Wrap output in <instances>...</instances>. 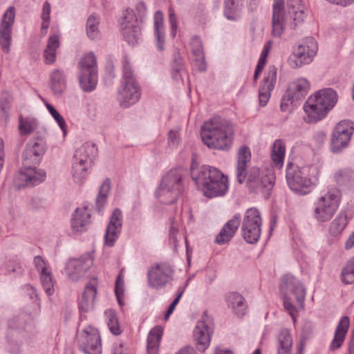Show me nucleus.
Returning a JSON list of instances; mask_svg holds the SVG:
<instances>
[{
    "label": "nucleus",
    "mask_w": 354,
    "mask_h": 354,
    "mask_svg": "<svg viewBox=\"0 0 354 354\" xmlns=\"http://www.w3.org/2000/svg\"><path fill=\"white\" fill-rule=\"evenodd\" d=\"M42 102L44 103L46 109H48L50 114L53 116L55 120L57 122L59 127L63 131L64 134L66 132V124L64 118L59 113V112L44 98H41Z\"/></svg>",
    "instance_id": "50"
},
{
    "label": "nucleus",
    "mask_w": 354,
    "mask_h": 354,
    "mask_svg": "<svg viewBox=\"0 0 354 354\" xmlns=\"http://www.w3.org/2000/svg\"><path fill=\"white\" fill-rule=\"evenodd\" d=\"M334 180L339 185H344L348 183L354 178V173L348 168H344L337 170L334 174Z\"/></svg>",
    "instance_id": "47"
},
{
    "label": "nucleus",
    "mask_w": 354,
    "mask_h": 354,
    "mask_svg": "<svg viewBox=\"0 0 354 354\" xmlns=\"http://www.w3.org/2000/svg\"><path fill=\"white\" fill-rule=\"evenodd\" d=\"M169 142L173 145H177L178 143V134L175 131H170L168 136Z\"/></svg>",
    "instance_id": "61"
},
{
    "label": "nucleus",
    "mask_w": 354,
    "mask_h": 354,
    "mask_svg": "<svg viewBox=\"0 0 354 354\" xmlns=\"http://www.w3.org/2000/svg\"><path fill=\"white\" fill-rule=\"evenodd\" d=\"M317 100L310 95L303 106L305 115L304 120L307 123H316L324 119L328 111L319 104Z\"/></svg>",
    "instance_id": "23"
},
{
    "label": "nucleus",
    "mask_w": 354,
    "mask_h": 354,
    "mask_svg": "<svg viewBox=\"0 0 354 354\" xmlns=\"http://www.w3.org/2000/svg\"><path fill=\"white\" fill-rule=\"evenodd\" d=\"M97 153L95 145L86 142L75 152L72 176L75 183L82 185L88 175L93 158Z\"/></svg>",
    "instance_id": "6"
},
{
    "label": "nucleus",
    "mask_w": 354,
    "mask_h": 354,
    "mask_svg": "<svg viewBox=\"0 0 354 354\" xmlns=\"http://www.w3.org/2000/svg\"><path fill=\"white\" fill-rule=\"evenodd\" d=\"M269 50H270L269 46L268 45H265L263 50L261 53L260 57L259 59L257 65L255 68V71H254V81H256L258 79V77L261 75V73L266 65Z\"/></svg>",
    "instance_id": "54"
},
{
    "label": "nucleus",
    "mask_w": 354,
    "mask_h": 354,
    "mask_svg": "<svg viewBox=\"0 0 354 354\" xmlns=\"http://www.w3.org/2000/svg\"><path fill=\"white\" fill-rule=\"evenodd\" d=\"M341 201V192L336 187H330L314 203V218L320 223L330 221L336 213Z\"/></svg>",
    "instance_id": "7"
},
{
    "label": "nucleus",
    "mask_w": 354,
    "mask_h": 354,
    "mask_svg": "<svg viewBox=\"0 0 354 354\" xmlns=\"http://www.w3.org/2000/svg\"><path fill=\"white\" fill-rule=\"evenodd\" d=\"M34 263L40 274L47 271L46 262L41 256H36L34 258Z\"/></svg>",
    "instance_id": "59"
},
{
    "label": "nucleus",
    "mask_w": 354,
    "mask_h": 354,
    "mask_svg": "<svg viewBox=\"0 0 354 354\" xmlns=\"http://www.w3.org/2000/svg\"><path fill=\"white\" fill-rule=\"evenodd\" d=\"M136 12L127 9L121 22L122 35L129 44H135L141 36V25L147 13V6L143 1L136 5Z\"/></svg>",
    "instance_id": "4"
},
{
    "label": "nucleus",
    "mask_w": 354,
    "mask_h": 354,
    "mask_svg": "<svg viewBox=\"0 0 354 354\" xmlns=\"http://www.w3.org/2000/svg\"><path fill=\"white\" fill-rule=\"evenodd\" d=\"M313 167H303L288 162L286 166V178L290 189L294 192L305 195L310 192L312 181L308 173Z\"/></svg>",
    "instance_id": "8"
},
{
    "label": "nucleus",
    "mask_w": 354,
    "mask_h": 354,
    "mask_svg": "<svg viewBox=\"0 0 354 354\" xmlns=\"http://www.w3.org/2000/svg\"><path fill=\"white\" fill-rule=\"evenodd\" d=\"M184 71V65L183 59L180 56L174 58L171 64V77L172 78L178 82L182 80L181 73Z\"/></svg>",
    "instance_id": "51"
},
{
    "label": "nucleus",
    "mask_w": 354,
    "mask_h": 354,
    "mask_svg": "<svg viewBox=\"0 0 354 354\" xmlns=\"http://www.w3.org/2000/svg\"><path fill=\"white\" fill-rule=\"evenodd\" d=\"M289 14L293 21V28L301 24L307 16L306 7L303 0H286Z\"/></svg>",
    "instance_id": "29"
},
{
    "label": "nucleus",
    "mask_w": 354,
    "mask_h": 354,
    "mask_svg": "<svg viewBox=\"0 0 354 354\" xmlns=\"http://www.w3.org/2000/svg\"><path fill=\"white\" fill-rule=\"evenodd\" d=\"M286 154V146L284 142L281 139L276 140L272 147L271 159L274 165L281 169L283 165Z\"/></svg>",
    "instance_id": "41"
},
{
    "label": "nucleus",
    "mask_w": 354,
    "mask_h": 354,
    "mask_svg": "<svg viewBox=\"0 0 354 354\" xmlns=\"http://www.w3.org/2000/svg\"><path fill=\"white\" fill-rule=\"evenodd\" d=\"M40 279L46 293L50 296L54 293V284L51 273L48 271L40 274Z\"/></svg>",
    "instance_id": "52"
},
{
    "label": "nucleus",
    "mask_w": 354,
    "mask_h": 354,
    "mask_svg": "<svg viewBox=\"0 0 354 354\" xmlns=\"http://www.w3.org/2000/svg\"><path fill=\"white\" fill-rule=\"evenodd\" d=\"M77 343L80 350L87 354L102 353L101 338L97 329L86 326L77 332Z\"/></svg>",
    "instance_id": "12"
},
{
    "label": "nucleus",
    "mask_w": 354,
    "mask_h": 354,
    "mask_svg": "<svg viewBox=\"0 0 354 354\" xmlns=\"http://www.w3.org/2000/svg\"><path fill=\"white\" fill-rule=\"evenodd\" d=\"M99 25V17L95 15H91L88 17L86 23V33L90 39L94 40L100 37V32Z\"/></svg>",
    "instance_id": "43"
},
{
    "label": "nucleus",
    "mask_w": 354,
    "mask_h": 354,
    "mask_svg": "<svg viewBox=\"0 0 354 354\" xmlns=\"http://www.w3.org/2000/svg\"><path fill=\"white\" fill-rule=\"evenodd\" d=\"M111 354H127L124 352L123 344L120 342L115 343L113 346Z\"/></svg>",
    "instance_id": "60"
},
{
    "label": "nucleus",
    "mask_w": 354,
    "mask_h": 354,
    "mask_svg": "<svg viewBox=\"0 0 354 354\" xmlns=\"http://www.w3.org/2000/svg\"><path fill=\"white\" fill-rule=\"evenodd\" d=\"M353 218L352 213L341 212L330 223L329 233L336 236L340 234L346 227L349 221Z\"/></svg>",
    "instance_id": "40"
},
{
    "label": "nucleus",
    "mask_w": 354,
    "mask_h": 354,
    "mask_svg": "<svg viewBox=\"0 0 354 354\" xmlns=\"http://www.w3.org/2000/svg\"><path fill=\"white\" fill-rule=\"evenodd\" d=\"M176 354H196V352L193 347L185 346Z\"/></svg>",
    "instance_id": "63"
},
{
    "label": "nucleus",
    "mask_w": 354,
    "mask_h": 354,
    "mask_svg": "<svg viewBox=\"0 0 354 354\" xmlns=\"http://www.w3.org/2000/svg\"><path fill=\"white\" fill-rule=\"evenodd\" d=\"M110 188V180L109 179H106L101 185L98 195L96 198L95 202L97 211L100 212L106 203V198L109 193Z\"/></svg>",
    "instance_id": "45"
},
{
    "label": "nucleus",
    "mask_w": 354,
    "mask_h": 354,
    "mask_svg": "<svg viewBox=\"0 0 354 354\" xmlns=\"http://www.w3.org/2000/svg\"><path fill=\"white\" fill-rule=\"evenodd\" d=\"M245 180L251 192L261 193L268 198L274 186L275 176L271 170L261 171L258 167H252L246 173Z\"/></svg>",
    "instance_id": "9"
},
{
    "label": "nucleus",
    "mask_w": 354,
    "mask_h": 354,
    "mask_svg": "<svg viewBox=\"0 0 354 354\" xmlns=\"http://www.w3.org/2000/svg\"><path fill=\"white\" fill-rule=\"evenodd\" d=\"M90 217L91 213L87 207H77L71 221L73 230L77 232L86 230L90 223Z\"/></svg>",
    "instance_id": "30"
},
{
    "label": "nucleus",
    "mask_w": 354,
    "mask_h": 354,
    "mask_svg": "<svg viewBox=\"0 0 354 354\" xmlns=\"http://www.w3.org/2000/svg\"><path fill=\"white\" fill-rule=\"evenodd\" d=\"M312 96L315 98L319 105L326 107L328 112L337 102V95L335 90L330 88L321 89L315 92Z\"/></svg>",
    "instance_id": "32"
},
{
    "label": "nucleus",
    "mask_w": 354,
    "mask_h": 354,
    "mask_svg": "<svg viewBox=\"0 0 354 354\" xmlns=\"http://www.w3.org/2000/svg\"><path fill=\"white\" fill-rule=\"evenodd\" d=\"M354 131V123L350 120H342L334 128L330 141L333 153H339L346 147Z\"/></svg>",
    "instance_id": "15"
},
{
    "label": "nucleus",
    "mask_w": 354,
    "mask_h": 354,
    "mask_svg": "<svg viewBox=\"0 0 354 354\" xmlns=\"http://www.w3.org/2000/svg\"><path fill=\"white\" fill-rule=\"evenodd\" d=\"M262 220L256 208L247 209L242 221L241 233L244 240L249 243H257L261 233Z\"/></svg>",
    "instance_id": "11"
},
{
    "label": "nucleus",
    "mask_w": 354,
    "mask_h": 354,
    "mask_svg": "<svg viewBox=\"0 0 354 354\" xmlns=\"http://www.w3.org/2000/svg\"><path fill=\"white\" fill-rule=\"evenodd\" d=\"M250 159L251 153L249 147L242 146L237 154L236 179L239 184H243L245 181L246 169Z\"/></svg>",
    "instance_id": "28"
},
{
    "label": "nucleus",
    "mask_w": 354,
    "mask_h": 354,
    "mask_svg": "<svg viewBox=\"0 0 354 354\" xmlns=\"http://www.w3.org/2000/svg\"><path fill=\"white\" fill-rule=\"evenodd\" d=\"M349 324L348 317L344 316L341 318L336 327L333 339L330 345L331 350H335L341 347L348 332Z\"/></svg>",
    "instance_id": "35"
},
{
    "label": "nucleus",
    "mask_w": 354,
    "mask_h": 354,
    "mask_svg": "<svg viewBox=\"0 0 354 354\" xmlns=\"http://www.w3.org/2000/svg\"><path fill=\"white\" fill-rule=\"evenodd\" d=\"M280 288L282 291H286L283 296V306L295 322L298 312L297 308L303 307L306 290L298 279L289 274L282 277Z\"/></svg>",
    "instance_id": "3"
},
{
    "label": "nucleus",
    "mask_w": 354,
    "mask_h": 354,
    "mask_svg": "<svg viewBox=\"0 0 354 354\" xmlns=\"http://www.w3.org/2000/svg\"><path fill=\"white\" fill-rule=\"evenodd\" d=\"M292 339L289 331L282 330L278 336L277 354H290Z\"/></svg>",
    "instance_id": "42"
},
{
    "label": "nucleus",
    "mask_w": 354,
    "mask_h": 354,
    "mask_svg": "<svg viewBox=\"0 0 354 354\" xmlns=\"http://www.w3.org/2000/svg\"><path fill=\"white\" fill-rule=\"evenodd\" d=\"M50 86L54 95L60 96L66 88V78L64 71L53 70L50 75Z\"/></svg>",
    "instance_id": "36"
},
{
    "label": "nucleus",
    "mask_w": 354,
    "mask_h": 354,
    "mask_svg": "<svg viewBox=\"0 0 354 354\" xmlns=\"http://www.w3.org/2000/svg\"><path fill=\"white\" fill-rule=\"evenodd\" d=\"M191 177L198 189L203 192L213 179L218 177V170L216 167L209 165L198 167L195 162H192L191 167Z\"/></svg>",
    "instance_id": "18"
},
{
    "label": "nucleus",
    "mask_w": 354,
    "mask_h": 354,
    "mask_svg": "<svg viewBox=\"0 0 354 354\" xmlns=\"http://www.w3.org/2000/svg\"><path fill=\"white\" fill-rule=\"evenodd\" d=\"M15 17V8L9 7L3 15L0 24V46L2 50L8 53L12 43V31Z\"/></svg>",
    "instance_id": "20"
},
{
    "label": "nucleus",
    "mask_w": 354,
    "mask_h": 354,
    "mask_svg": "<svg viewBox=\"0 0 354 354\" xmlns=\"http://www.w3.org/2000/svg\"><path fill=\"white\" fill-rule=\"evenodd\" d=\"M212 321L206 312H204L193 332V336L198 348L205 351L210 343V336L212 333Z\"/></svg>",
    "instance_id": "19"
},
{
    "label": "nucleus",
    "mask_w": 354,
    "mask_h": 354,
    "mask_svg": "<svg viewBox=\"0 0 354 354\" xmlns=\"http://www.w3.org/2000/svg\"><path fill=\"white\" fill-rule=\"evenodd\" d=\"M106 323L110 331L115 335H120L122 332L119 326L118 319L115 311L109 309L104 312Z\"/></svg>",
    "instance_id": "46"
},
{
    "label": "nucleus",
    "mask_w": 354,
    "mask_h": 354,
    "mask_svg": "<svg viewBox=\"0 0 354 354\" xmlns=\"http://www.w3.org/2000/svg\"><path fill=\"white\" fill-rule=\"evenodd\" d=\"M93 265L92 255L85 254L79 258L69 259L66 263L64 271L71 280L77 281L85 275Z\"/></svg>",
    "instance_id": "16"
},
{
    "label": "nucleus",
    "mask_w": 354,
    "mask_h": 354,
    "mask_svg": "<svg viewBox=\"0 0 354 354\" xmlns=\"http://www.w3.org/2000/svg\"><path fill=\"white\" fill-rule=\"evenodd\" d=\"M277 68L270 66L259 88V100L261 106H264L268 102L271 91L277 81Z\"/></svg>",
    "instance_id": "22"
},
{
    "label": "nucleus",
    "mask_w": 354,
    "mask_h": 354,
    "mask_svg": "<svg viewBox=\"0 0 354 354\" xmlns=\"http://www.w3.org/2000/svg\"><path fill=\"white\" fill-rule=\"evenodd\" d=\"M310 82L304 77H300L290 83L289 86L283 96L281 102V109L287 111L290 104L303 99L310 91Z\"/></svg>",
    "instance_id": "14"
},
{
    "label": "nucleus",
    "mask_w": 354,
    "mask_h": 354,
    "mask_svg": "<svg viewBox=\"0 0 354 354\" xmlns=\"http://www.w3.org/2000/svg\"><path fill=\"white\" fill-rule=\"evenodd\" d=\"M228 189V178L220 171L218 177L213 179L207 187H205L202 192L205 196L213 198L224 196L227 192Z\"/></svg>",
    "instance_id": "25"
},
{
    "label": "nucleus",
    "mask_w": 354,
    "mask_h": 354,
    "mask_svg": "<svg viewBox=\"0 0 354 354\" xmlns=\"http://www.w3.org/2000/svg\"><path fill=\"white\" fill-rule=\"evenodd\" d=\"M137 83L136 75L133 71L130 63L125 58L123 60V74L122 84Z\"/></svg>",
    "instance_id": "53"
},
{
    "label": "nucleus",
    "mask_w": 354,
    "mask_h": 354,
    "mask_svg": "<svg viewBox=\"0 0 354 354\" xmlns=\"http://www.w3.org/2000/svg\"><path fill=\"white\" fill-rule=\"evenodd\" d=\"M201 138L209 149L228 151L234 139V127L227 120L212 118L201 127Z\"/></svg>",
    "instance_id": "2"
},
{
    "label": "nucleus",
    "mask_w": 354,
    "mask_h": 354,
    "mask_svg": "<svg viewBox=\"0 0 354 354\" xmlns=\"http://www.w3.org/2000/svg\"><path fill=\"white\" fill-rule=\"evenodd\" d=\"M240 214H235L222 227L219 234L216 236L215 241L220 245L227 243L235 234L240 225Z\"/></svg>",
    "instance_id": "27"
},
{
    "label": "nucleus",
    "mask_w": 354,
    "mask_h": 354,
    "mask_svg": "<svg viewBox=\"0 0 354 354\" xmlns=\"http://www.w3.org/2000/svg\"><path fill=\"white\" fill-rule=\"evenodd\" d=\"M340 279L346 285L354 283V256L343 267L340 274Z\"/></svg>",
    "instance_id": "44"
},
{
    "label": "nucleus",
    "mask_w": 354,
    "mask_h": 354,
    "mask_svg": "<svg viewBox=\"0 0 354 354\" xmlns=\"http://www.w3.org/2000/svg\"><path fill=\"white\" fill-rule=\"evenodd\" d=\"M173 270L168 264L160 263L148 271V285L151 288L160 289L171 280Z\"/></svg>",
    "instance_id": "17"
},
{
    "label": "nucleus",
    "mask_w": 354,
    "mask_h": 354,
    "mask_svg": "<svg viewBox=\"0 0 354 354\" xmlns=\"http://www.w3.org/2000/svg\"><path fill=\"white\" fill-rule=\"evenodd\" d=\"M183 173L181 169H171L163 176L156 191V197L160 203L171 204L181 194L183 189Z\"/></svg>",
    "instance_id": "5"
},
{
    "label": "nucleus",
    "mask_w": 354,
    "mask_h": 354,
    "mask_svg": "<svg viewBox=\"0 0 354 354\" xmlns=\"http://www.w3.org/2000/svg\"><path fill=\"white\" fill-rule=\"evenodd\" d=\"M59 37L52 35L48 39L46 47L44 51L43 57L46 64H53L56 60V51L59 47Z\"/></svg>",
    "instance_id": "39"
},
{
    "label": "nucleus",
    "mask_w": 354,
    "mask_h": 354,
    "mask_svg": "<svg viewBox=\"0 0 354 354\" xmlns=\"http://www.w3.org/2000/svg\"><path fill=\"white\" fill-rule=\"evenodd\" d=\"M328 2L339 5L342 6H347L354 2V0H327Z\"/></svg>",
    "instance_id": "62"
},
{
    "label": "nucleus",
    "mask_w": 354,
    "mask_h": 354,
    "mask_svg": "<svg viewBox=\"0 0 354 354\" xmlns=\"http://www.w3.org/2000/svg\"><path fill=\"white\" fill-rule=\"evenodd\" d=\"M227 306L239 317L245 314L247 304L244 297L237 292H230L225 297Z\"/></svg>",
    "instance_id": "33"
},
{
    "label": "nucleus",
    "mask_w": 354,
    "mask_h": 354,
    "mask_svg": "<svg viewBox=\"0 0 354 354\" xmlns=\"http://www.w3.org/2000/svg\"><path fill=\"white\" fill-rule=\"evenodd\" d=\"M115 293L120 302V297L124 293V279L121 273L118 274L115 281Z\"/></svg>",
    "instance_id": "58"
},
{
    "label": "nucleus",
    "mask_w": 354,
    "mask_h": 354,
    "mask_svg": "<svg viewBox=\"0 0 354 354\" xmlns=\"http://www.w3.org/2000/svg\"><path fill=\"white\" fill-rule=\"evenodd\" d=\"M50 3L48 1H45L42 6V12L41 15L42 22L40 33L41 36H44L47 33V30L50 25Z\"/></svg>",
    "instance_id": "49"
},
{
    "label": "nucleus",
    "mask_w": 354,
    "mask_h": 354,
    "mask_svg": "<svg viewBox=\"0 0 354 354\" xmlns=\"http://www.w3.org/2000/svg\"><path fill=\"white\" fill-rule=\"evenodd\" d=\"M46 151V142L41 138L30 140L23 153V168L19 171L15 182L19 188L32 187L43 182L46 178V172L42 169H36L31 165L39 162Z\"/></svg>",
    "instance_id": "1"
},
{
    "label": "nucleus",
    "mask_w": 354,
    "mask_h": 354,
    "mask_svg": "<svg viewBox=\"0 0 354 354\" xmlns=\"http://www.w3.org/2000/svg\"><path fill=\"white\" fill-rule=\"evenodd\" d=\"M153 30L156 46L160 51H162L165 49V33L163 13L160 10L156 11L153 16Z\"/></svg>",
    "instance_id": "34"
},
{
    "label": "nucleus",
    "mask_w": 354,
    "mask_h": 354,
    "mask_svg": "<svg viewBox=\"0 0 354 354\" xmlns=\"http://www.w3.org/2000/svg\"><path fill=\"white\" fill-rule=\"evenodd\" d=\"M192 54L197 58H203L204 56L202 41L198 37L194 36L190 41Z\"/></svg>",
    "instance_id": "56"
},
{
    "label": "nucleus",
    "mask_w": 354,
    "mask_h": 354,
    "mask_svg": "<svg viewBox=\"0 0 354 354\" xmlns=\"http://www.w3.org/2000/svg\"><path fill=\"white\" fill-rule=\"evenodd\" d=\"M162 335V328L160 326H156L149 331L147 339V354L158 353Z\"/></svg>",
    "instance_id": "37"
},
{
    "label": "nucleus",
    "mask_w": 354,
    "mask_h": 354,
    "mask_svg": "<svg viewBox=\"0 0 354 354\" xmlns=\"http://www.w3.org/2000/svg\"><path fill=\"white\" fill-rule=\"evenodd\" d=\"M140 97V90L137 83L122 84L118 91V100L123 107L136 103Z\"/></svg>",
    "instance_id": "24"
},
{
    "label": "nucleus",
    "mask_w": 354,
    "mask_h": 354,
    "mask_svg": "<svg viewBox=\"0 0 354 354\" xmlns=\"http://www.w3.org/2000/svg\"><path fill=\"white\" fill-rule=\"evenodd\" d=\"M317 44L314 38L308 37L301 41L288 59L289 65L292 68H299L312 62L317 54Z\"/></svg>",
    "instance_id": "13"
},
{
    "label": "nucleus",
    "mask_w": 354,
    "mask_h": 354,
    "mask_svg": "<svg viewBox=\"0 0 354 354\" xmlns=\"http://www.w3.org/2000/svg\"><path fill=\"white\" fill-rule=\"evenodd\" d=\"M271 26L272 36L275 37H281L286 28L285 0H274Z\"/></svg>",
    "instance_id": "21"
},
{
    "label": "nucleus",
    "mask_w": 354,
    "mask_h": 354,
    "mask_svg": "<svg viewBox=\"0 0 354 354\" xmlns=\"http://www.w3.org/2000/svg\"><path fill=\"white\" fill-rule=\"evenodd\" d=\"M243 6V0H225L224 15L232 21H236L241 17Z\"/></svg>",
    "instance_id": "38"
},
{
    "label": "nucleus",
    "mask_w": 354,
    "mask_h": 354,
    "mask_svg": "<svg viewBox=\"0 0 354 354\" xmlns=\"http://www.w3.org/2000/svg\"><path fill=\"white\" fill-rule=\"evenodd\" d=\"M122 214L119 209H115L111 217L110 222L106 227L104 236L105 243L109 246H113L118 239L122 228Z\"/></svg>",
    "instance_id": "26"
},
{
    "label": "nucleus",
    "mask_w": 354,
    "mask_h": 354,
    "mask_svg": "<svg viewBox=\"0 0 354 354\" xmlns=\"http://www.w3.org/2000/svg\"><path fill=\"white\" fill-rule=\"evenodd\" d=\"M189 280H187L186 283H185L183 287H179L178 289V295L174 299V301L171 302V304L169 305L165 315V319L167 320L170 315L173 313L174 311L177 304H178L187 286L188 285Z\"/></svg>",
    "instance_id": "55"
},
{
    "label": "nucleus",
    "mask_w": 354,
    "mask_h": 354,
    "mask_svg": "<svg viewBox=\"0 0 354 354\" xmlns=\"http://www.w3.org/2000/svg\"><path fill=\"white\" fill-rule=\"evenodd\" d=\"M37 122L34 118L19 117V129L21 135L31 133L37 127Z\"/></svg>",
    "instance_id": "48"
},
{
    "label": "nucleus",
    "mask_w": 354,
    "mask_h": 354,
    "mask_svg": "<svg viewBox=\"0 0 354 354\" xmlns=\"http://www.w3.org/2000/svg\"><path fill=\"white\" fill-rule=\"evenodd\" d=\"M354 246V231L353 233L350 235L348 239L345 243V248L346 249H351Z\"/></svg>",
    "instance_id": "64"
},
{
    "label": "nucleus",
    "mask_w": 354,
    "mask_h": 354,
    "mask_svg": "<svg viewBox=\"0 0 354 354\" xmlns=\"http://www.w3.org/2000/svg\"><path fill=\"white\" fill-rule=\"evenodd\" d=\"M78 66L80 86L84 91H92L97 82V61L95 55L93 53L84 55L80 59Z\"/></svg>",
    "instance_id": "10"
},
{
    "label": "nucleus",
    "mask_w": 354,
    "mask_h": 354,
    "mask_svg": "<svg viewBox=\"0 0 354 354\" xmlns=\"http://www.w3.org/2000/svg\"><path fill=\"white\" fill-rule=\"evenodd\" d=\"M97 294L95 283L89 282L82 293V298L79 303L80 311L82 313L92 310L94 308V300ZM82 315H81V318Z\"/></svg>",
    "instance_id": "31"
},
{
    "label": "nucleus",
    "mask_w": 354,
    "mask_h": 354,
    "mask_svg": "<svg viewBox=\"0 0 354 354\" xmlns=\"http://www.w3.org/2000/svg\"><path fill=\"white\" fill-rule=\"evenodd\" d=\"M169 21L171 26V35L172 37H175L178 29L177 25V17L176 15L174 9L170 6L169 8Z\"/></svg>",
    "instance_id": "57"
}]
</instances>
